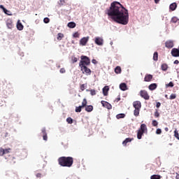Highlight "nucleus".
Instances as JSON below:
<instances>
[{"instance_id": "obj_1", "label": "nucleus", "mask_w": 179, "mask_h": 179, "mask_svg": "<svg viewBox=\"0 0 179 179\" xmlns=\"http://www.w3.org/2000/svg\"><path fill=\"white\" fill-rule=\"evenodd\" d=\"M106 13L118 24L127 25L129 23V15L128 10L117 1H113L110 4V7L106 10Z\"/></svg>"}, {"instance_id": "obj_2", "label": "nucleus", "mask_w": 179, "mask_h": 179, "mask_svg": "<svg viewBox=\"0 0 179 179\" xmlns=\"http://www.w3.org/2000/svg\"><path fill=\"white\" fill-rule=\"evenodd\" d=\"M11 148H0V156H3L5 159L7 160V162L10 164H15L16 163V158L10 156L9 154L10 153Z\"/></svg>"}, {"instance_id": "obj_3", "label": "nucleus", "mask_w": 179, "mask_h": 179, "mask_svg": "<svg viewBox=\"0 0 179 179\" xmlns=\"http://www.w3.org/2000/svg\"><path fill=\"white\" fill-rule=\"evenodd\" d=\"M61 166L71 168L73 164V158L71 157H61L57 159Z\"/></svg>"}, {"instance_id": "obj_4", "label": "nucleus", "mask_w": 179, "mask_h": 179, "mask_svg": "<svg viewBox=\"0 0 179 179\" xmlns=\"http://www.w3.org/2000/svg\"><path fill=\"white\" fill-rule=\"evenodd\" d=\"M148 127L146 126L145 124H142L141 126H140V128L137 131V138L138 140H141L142 138V136L144 134H148Z\"/></svg>"}, {"instance_id": "obj_5", "label": "nucleus", "mask_w": 179, "mask_h": 179, "mask_svg": "<svg viewBox=\"0 0 179 179\" xmlns=\"http://www.w3.org/2000/svg\"><path fill=\"white\" fill-rule=\"evenodd\" d=\"M81 61L80 62L78 66L80 67H83V66H89L91 64V61L90 59L85 55H82L80 57Z\"/></svg>"}, {"instance_id": "obj_6", "label": "nucleus", "mask_w": 179, "mask_h": 179, "mask_svg": "<svg viewBox=\"0 0 179 179\" xmlns=\"http://www.w3.org/2000/svg\"><path fill=\"white\" fill-rule=\"evenodd\" d=\"M80 68L83 74H85L86 76L91 75L92 71L87 66H80Z\"/></svg>"}, {"instance_id": "obj_7", "label": "nucleus", "mask_w": 179, "mask_h": 179, "mask_svg": "<svg viewBox=\"0 0 179 179\" xmlns=\"http://www.w3.org/2000/svg\"><path fill=\"white\" fill-rule=\"evenodd\" d=\"M140 96L143 97L145 100L150 99V95H149L148 91H145V90L140 91Z\"/></svg>"}, {"instance_id": "obj_8", "label": "nucleus", "mask_w": 179, "mask_h": 179, "mask_svg": "<svg viewBox=\"0 0 179 179\" xmlns=\"http://www.w3.org/2000/svg\"><path fill=\"white\" fill-rule=\"evenodd\" d=\"M101 103L102 104L103 107L107 108L108 110H110L112 109V105L108 103L106 101H101Z\"/></svg>"}, {"instance_id": "obj_9", "label": "nucleus", "mask_w": 179, "mask_h": 179, "mask_svg": "<svg viewBox=\"0 0 179 179\" xmlns=\"http://www.w3.org/2000/svg\"><path fill=\"white\" fill-rule=\"evenodd\" d=\"M89 38L90 37L89 36H87V37H83L80 41V44L82 45V46H86L88 41H89Z\"/></svg>"}, {"instance_id": "obj_10", "label": "nucleus", "mask_w": 179, "mask_h": 179, "mask_svg": "<svg viewBox=\"0 0 179 179\" xmlns=\"http://www.w3.org/2000/svg\"><path fill=\"white\" fill-rule=\"evenodd\" d=\"M171 55H172L173 57H179V50L173 48L172 51H171Z\"/></svg>"}, {"instance_id": "obj_11", "label": "nucleus", "mask_w": 179, "mask_h": 179, "mask_svg": "<svg viewBox=\"0 0 179 179\" xmlns=\"http://www.w3.org/2000/svg\"><path fill=\"white\" fill-rule=\"evenodd\" d=\"M133 106L135 109H141L142 107L141 102L140 101H134Z\"/></svg>"}, {"instance_id": "obj_12", "label": "nucleus", "mask_w": 179, "mask_h": 179, "mask_svg": "<svg viewBox=\"0 0 179 179\" xmlns=\"http://www.w3.org/2000/svg\"><path fill=\"white\" fill-rule=\"evenodd\" d=\"M41 134L43 135V141H48V134L46 132V128L45 127L42 129Z\"/></svg>"}, {"instance_id": "obj_13", "label": "nucleus", "mask_w": 179, "mask_h": 179, "mask_svg": "<svg viewBox=\"0 0 179 179\" xmlns=\"http://www.w3.org/2000/svg\"><path fill=\"white\" fill-rule=\"evenodd\" d=\"M173 45H174V43H173V41H167L165 43V47H166V48H169V49L173 48Z\"/></svg>"}, {"instance_id": "obj_14", "label": "nucleus", "mask_w": 179, "mask_h": 179, "mask_svg": "<svg viewBox=\"0 0 179 179\" xmlns=\"http://www.w3.org/2000/svg\"><path fill=\"white\" fill-rule=\"evenodd\" d=\"M153 79V76L151 74H145V78H144V81L149 83L151 82Z\"/></svg>"}, {"instance_id": "obj_15", "label": "nucleus", "mask_w": 179, "mask_h": 179, "mask_svg": "<svg viewBox=\"0 0 179 179\" xmlns=\"http://www.w3.org/2000/svg\"><path fill=\"white\" fill-rule=\"evenodd\" d=\"M94 42L97 45L101 46L103 45V39L100 37H96Z\"/></svg>"}, {"instance_id": "obj_16", "label": "nucleus", "mask_w": 179, "mask_h": 179, "mask_svg": "<svg viewBox=\"0 0 179 179\" xmlns=\"http://www.w3.org/2000/svg\"><path fill=\"white\" fill-rule=\"evenodd\" d=\"M6 24H7V27L9 29L13 28V22H12L11 19H8L7 21H6Z\"/></svg>"}, {"instance_id": "obj_17", "label": "nucleus", "mask_w": 179, "mask_h": 179, "mask_svg": "<svg viewBox=\"0 0 179 179\" xmlns=\"http://www.w3.org/2000/svg\"><path fill=\"white\" fill-rule=\"evenodd\" d=\"M119 87L122 91H126L128 90L127 85V83H121L120 85L119 86Z\"/></svg>"}, {"instance_id": "obj_18", "label": "nucleus", "mask_w": 179, "mask_h": 179, "mask_svg": "<svg viewBox=\"0 0 179 179\" xmlns=\"http://www.w3.org/2000/svg\"><path fill=\"white\" fill-rule=\"evenodd\" d=\"M133 140H134V138H127L124 141H123L122 145H124V146H127V145L129 143H131Z\"/></svg>"}, {"instance_id": "obj_19", "label": "nucleus", "mask_w": 179, "mask_h": 179, "mask_svg": "<svg viewBox=\"0 0 179 179\" xmlns=\"http://www.w3.org/2000/svg\"><path fill=\"white\" fill-rule=\"evenodd\" d=\"M148 88H149L150 90L153 91V90H155L156 88H157V84H156V83H152L151 85H150L148 86Z\"/></svg>"}, {"instance_id": "obj_20", "label": "nucleus", "mask_w": 179, "mask_h": 179, "mask_svg": "<svg viewBox=\"0 0 179 179\" xmlns=\"http://www.w3.org/2000/svg\"><path fill=\"white\" fill-rule=\"evenodd\" d=\"M85 111L87 113H91L93 110V106L92 105H88L85 106Z\"/></svg>"}, {"instance_id": "obj_21", "label": "nucleus", "mask_w": 179, "mask_h": 179, "mask_svg": "<svg viewBox=\"0 0 179 179\" xmlns=\"http://www.w3.org/2000/svg\"><path fill=\"white\" fill-rule=\"evenodd\" d=\"M176 8H177V4L176 3H173L169 5L170 10L173 11L176 9Z\"/></svg>"}, {"instance_id": "obj_22", "label": "nucleus", "mask_w": 179, "mask_h": 179, "mask_svg": "<svg viewBox=\"0 0 179 179\" xmlns=\"http://www.w3.org/2000/svg\"><path fill=\"white\" fill-rule=\"evenodd\" d=\"M67 27L70 29H75L76 27V24L73 22H71L67 24Z\"/></svg>"}, {"instance_id": "obj_23", "label": "nucleus", "mask_w": 179, "mask_h": 179, "mask_svg": "<svg viewBox=\"0 0 179 179\" xmlns=\"http://www.w3.org/2000/svg\"><path fill=\"white\" fill-rule=\"evenodd\" d=\"M109 91V87H104L103 88V94L105 96H108V92Z\"/></svg>"}, {"instance_id": "obj_24", "label": "nucleus", "mask_w": 179, "mask_h": 179, "mask_svg": "<svg viewBox=\"0 0 179 179\" xmlns=\"http://www.w3.org/2000/svg\"><path fill=\"white\" fill-rule=\"evenodd\" d=\"M122 72V69L120 66H117L115 69V73L116 74H120Z\"/></svg>"}, {"instance_id": "obj_25", "label": "nucleus", "mask_w": 179, "mask_h": 179, "mask_svg": "<svg viewBox=\"0 0 179 179\" xmlns=\"http://www.w3.org/2000/svg\"><path fill=\"white\" fill-rule=\"evenodd\" d=\"M140 110L141 109L135 108V110H134V115L135 117H138V115H140Z\"/></svg>"}, {"instance_id": "obj_26", "label": "nucleus", "mask_w": 179, "mask_h": 179, "mask_svg": "<svg viewBox=\"0 0 179 179\" xmlns=\"http://www.w3.org/2000/svg\"><path fill=\"white\" fill-rule=\"evenodd\" d=\"M158 58H159V54L157 52H155L153 55V59L154 61L155 62H157L158 61Z\"/></svg>"}, {"instance_id": "obj_27", "label": "nucleus", "mask_w": 179, "mask_h": 179, "mask_svg": "<svg viewBox=\"0 0 179 179\" xmlns=\"http://www.w3.org/2000/svg\"><path fill=\"white\" fill-rule=\"evenodd\" d=\"M64 38V34H62V33L57 34V41H61L62 38Z\"/></svg>"}, {"instance_id": "obj_28", "label": "nucleus", "mask_w": 179, "mask_h": 179, "mask_svg": "<svg viewBox=\"0 0 179 179\" xmlns=\"http://www.w3.org/2000/svg\"><path fill=\"white\" fill-rule=\"evenodd\" d=\"M171 22L173 23H179V19L176 17H173L172 20H171Z\"/></svg>"}, {"instance_id": "obj_29", "label": "nucleus", "mask_w": 179, "mask_h": 179, "mask_svg": "<svg viewBox=\"0 0 179 179\" xmlns=\"http://www.w3.org/2000/svg\"><path fill=\"white\" fill-rule=\"evenodd\" d=\"M125 117V115L124 113H120L116 115V118L120 120L121 118H124Z\"/></svg>"}, {"instance_id": "obj_30", "label": "nucleus", "mask_w": 179, "mask_h": 179, "mask_svg": "<svg viewBox=\"0 0 179 179\" xmlns=\"http://www.w3.org/2000/svg\"><path fill=\"white\" fill-rule=\"evenodd\" d=\"M17 29H18V30H23L24 29L23 24L21 23L17 24Z\"/></svg>"}, {"instance_id": "obj_31", "label": "nucleus", "mask_w": 179, "mask_h": 179, "mask_svg": "<svg viewBox=\"0 0 179 179\" xmlns=\"http://www.w3.org/2000/svg\"><path fill=\"white\" fill-rule=\"evenodd\" d=\"M83 108H84V107H83L81 106L76 107V110H75L76 113H80L82 111Z\"/></svg>"}, {"instance_id": "obj_32", "label": "nucleus", "mask_w": 179, "mask_h": 179, "mask_svg": "<svg viewBox=\"0 0 179 179\" xmlns=\"http://www.w3.org/2000/svg\"><path fill=\"white\" fill-rule=\"evenodd\" d=\"M174 84L172 81H170L168 84H166V87H173Z\"/></svg>"}, {"instance_id": "obj_33", "label": "nucleus", "mask_w": 179, "mask_h": 179, "mask_svg": "<svg viewBox=\"0 0 179 179\" xmlns=\"http://www.w3.org/2000/svg\"><path fill=\"white\" fill-rule=\"evenodd\" d=\"M162 176L159 175H153L151 176V179H161Z\"/></svg>"}, {"instance_id": "obj_34", "label": "nucleus", "mask_w": 179, "mask_h": 179, "mask_svg": "<svg viewBox=\"0 0 179 179\" xmlns=\"http://www.w3.org/2000/svg\"><path fill=\"white\" fill-rule=\"evenodd\" d=\"M87 101L86 99H84L83 102H82L81 106L85 108V106H87Z\"/></svg>"}, {"instance_id": "obj_35", "label": "nucleus", "mask_w": 179, "mask_h": 179, "mask_svg": "<svg viewBox=\"0 0 179 179\" xmlns=\"http://www.w3.org/2000/svg\"><path fill=\"white\" fill-rule=\"evenodd\" d=\"M174 136L179 141V133L177 129L174 131Z\"/></svg>"}, {"instance_id": "obj_36", "label": "nucleus", "mask_w": 179, "mask_h": 179, "mask_svg": "<svg viewBox=\"0 0 179 179\" xmlns=\"http://www.w3.org/2000/svg\"><path fill=\"white\" fill-rule=\"evenodd\" d=\"M161 69H162L163 71H167V64H163L161 65Z\"/></svg>"}, {"instance_id": "obj_37", "label": "nucleus", "mask_w": 179, "mask_h": 179, "mask_svg": "<svg viewBox=\"0 0 179 179\" xmlns=\"http://www.w3.org/2000/svg\"><path fill=\"white\" fill-rule=\"evenodd\" d=\"M86 87H87V84H83V85H80V90L82 91H85Z\"/></svg>"}, {"instance_id": "obj_38", "label": "nucleus", "mask_w": 179, "mask_h": 179, "mask_svg": "<svg viewBox=\"0 0 179 179\" xmlns=\"http://www.w3.org/2000/svg\"><path fill=\"white\" fill-rule=\"evenodd\" d=\"M176 98V94H171L169 96V99H175Z\"/></svg>"}, {"instance_id": "obj_39", "label": "nucleus", "mask_w": 179, "mask_h": 179, "mask_svg": "<svg viewBox=\"0 0 179 179\" xmlns=\"http://www.w3.org/2000/svg\"><path fill=\"white\" fill-rule=\"evenodd\" d=\"M155 117H160V114H159L158 110H155Z\"/></svg>"}, {"instance_id": "obj_40", "label": "nucleus", "mask_w": 179, "mask_h": 179, "mask_svg": "<svg viewBox=\"0 0 179 179\" xmlns=\"http://www.w3.org/2000/svg\"><path fill=\"white\" fill-rule=\"evenodd\" d=\"M66 122L69 123V124H73V120L71 117H69L66 119Z\"/></svg>"}, {"instance_id": "obj_41", "label": "nucleus", "mask_w": 179, "mask_h": 179, "mask_svg": "<svg viewBox=\"0 0 179 179\" xmlns=\"http://www.w3.org/2000/svg\"><path fill=\"white\" fill-rule=\"evenodd\" d=\"M152 124L154 126V127H157L159 123L157 122V120H152Z\"/></svg>"}, {"instance_id": "obj_42", "label": "nucleus", "mask_w": 179, "mask_h": 179, "mask_svg": "<svg viewBox=\"0 0 179 179\" xmlns=\"http://www.w3.org/2000/svg\"><path fill=\"white\" fill-rule=\"evenodd\" d=\"M73 36L75 38H78L80 37V34H78V32H76V33L73 34Z\"/></svg>"}, {"instance_id": "obj_43", "label": "nucleus", "mask_w": 179, "mask_h": 179, "mask_svg": "<svg viewBox=\"0 0 179 179\" xmlns=\"http://www.w3.org/2000/svg\"><path fill=\"white\" fill-rule=\"evenodd\" d=\"M71 59H72L73 64H75L78 62V58L76 57H73Z\"/></svg>"}, {"instance_id": "obj_44", "label": "nucleus", "mask_w": 179, "mask_h": 179, "mask_svg": "<svg viewBox=\"0 0 179 179\" xmlns=\"http://www.w3.org/2000/svg\"><path fill=\"white\" fill-rule=\"evenodd\" d=\"M65 3H66L65 0H60L59 2V4L60 6H64V5H65Z\"/></svg>"}, {"instance_id": "obj_45", "label": "nucleus", "mask_w": 179, "mask_h": 179, "mask_svg": "<svg viewBox=\"0 0 179 179\" xmlns=\"http://www.w3.org/2000/svg\"><path fill=\"white\" fill-rule=\"evenodd\" d=\"M43 22L45 24H48L50 22V19L48 17H45Z\"/></svg>"}, {"instance_id": "obj_46", "label": "nucleus", "mask_w": 179, "mask_h": 179, "mask_svg": "<svg viewBox=\"0 0 179 179\" xmlns=\"http://www.w3.org/2000/svg\"><path fill=\"white\" fill-rule=\"evenodd\" d=\"M90 92H91V95H92V96H96V90H92L90 91Z\"/></svg>"}, {"instance_id": "obj_47", "label": "nucleus", "mask_w": 179, "mask_h": 179, "mask_svg": "<svg viewBox=\"0 0 179 179\" xmlns=\"http://www.w3.org/2000/svg\"><path fill=\"white\" fill-rule=\"evenodd\" d=\"M0 8H1L3 12L7 11V9L4 7L3 5H0Z\"/></svg>"}, {"instance_id": "obj_48", "label": "nucleus", "mask_w": 179, "mask_h": 179, "mask_svg": "<svg viewBox=\"0 0 179 179\" xmlns=\"http://www.w3.org/2000/svg\"><path fill=\"white\" fill-rule=\"evenodd\" d=\"M66 71L65 68H62L60 69V73L63 74V73H66Z\"/></svg>"}, {"instance_id": "obj_49", "label": "nucleus", "mask_w": 179, "mask_h": 179, "mask_svg": "<svg viewBox=\"0 0 179 179\" xmlns=\"http://www.w3.org/2000/svg\"><path fill=\"white\" fill-rule=\"evenodd\" d=\"M156 134L157 135H161L162 134V130L160 129H157L156 130Z\"/></svg>"}, {"instance_id": "obj_50", "label": "nucleus", "mask_w": 179, "mask_h": 179, "mask_svg": "<svg viewBox=\"0 0 179 179\" xmlns=\"http://www.w3.org/2000/svg\"><path fill=\"white\" fill-rule=\"evenodd\" d=\"M42 176L41 173H36V177L38 178H41Z\"/></svg>"}, {"instance_id": "obj_51", "label": "nucleus", "mask_w": 179, "mask_h": 179, "mask_svg": "<svg viewBox=\"0 0 179 179\" xmlns=\"http://www.w3.org/2000/svg\"><path fill=\"white\" fill-rule=\"evenodd\" d=\"M156 107H157V108H159V107H161V103H160V102H157Z\"/></svg>"}, {"instance_id": "obj_52", "label": "nucleus", "mask_w": 179, "mask_h": 179, "mask_svg": "<svg viewBox=\"0 0 179 179\" xmlns=\"http://www.w3.org/2000/svg\"><path fill=\"white\" fill-rule=\"evenodd\" d=\"M92 62L94 64H98V62L96 61V59H92Z\"/></svg>"}, {"instance_id": "obj_53", "label": "nucleus", "mask_w": 179, "mask_h": 179, "mask_svg": "<svg viewBox=\"0 0 179 179\" xmlns=\"http://www.w3.org/2000/svg\"><path fill=\"white\" fill-rule=\"evenodd\" d=\"M6 15H11V14H9L8 13H10L9 10H7V11L6 12H3Z\"/></svg>"}, {"instance_id": "obj_54", "label": "nucleus", "mask_w": 179, "mask_h": 179, "mask_svg": "<svg viewBox=\"0 0 179 179\" xmlns=\"http://www.w3.org/2000/svg\"><path fill=\"white\" fill-rule=\"evenodd\" d=\"M174 64H179V61L178 60H176L174 62Z\"/></svg>"}, {"instance_id": "obj_55", "label": "nucleus", "mask_w": 179, "mask_h": 179, "mask_svg": "<svg viewBox=\"0 0 179 179\" xmlns=\"http://www.w3.org/2000/svg\"><path fill=\"white\" fill-rule=\"evenodd\" d=\"M8 132H5L4 137L6 138L8 136Z\"/></svg>"}, {"instance_id": "obj_56", "label": "nucleus", "mask_w": 179, "mask_h": 179, "mask_svg": "<svg viewBox=\"0 0 179 179\" xmlns=\"http://www.w3.org/2000/svg\"><path fill=\"white\" fill-rule=\"evenodd\" d=\"M176 179H179V173H176Z\"/></svg>"}, {"instance_id": "obj_57", "label": "nucleus", "mask_w": 179, "mask_h": 179, "mask_svg": "<svg viewBox=\"0 0 179 179\" xmlns=\"http://www.w3.org/2000/svg\"><path fill=\"white\" fill-rule=\"evenodd\" d=\"M159 1H160V0H155V3L156 4H157V3H159Z\"/></svg>"}, {"instance_id": "obj_58", "label": "nucleus", "mask_w": 179, "mask_h": 179, "mask_svg": "<svg viewBox=\"0 0 179 179\" xmlns=\"http://www.w3.org/2000/svg\"><path fill=\"white\" fill-rule=\"evenodd\" d=\"M165 131H169V128H167V127L165 128Z\"/></svg>"}, {"instance_id": "obj_59", "label": "nucleus", "mask_w": 179, "mask_h": 179, "mask_svg": "<svg viewBox=\"0 0 179 179\" xmlns=\"http://www.w3.org/2000/svg\"><path fill=\"white\" fill-rule=\"evenodd\" d=\"M57 68H58V69L61 68L60 65H57Z\"/></svg>"}, {"instance_id": "obj_60", "label": "nucleus", "mask_w": 179, "mask_h": 179, "mask_svg": "<svg viewBox=\"0 0 179 179\" xmlns=\"http://www.w3.org/2000/svg\"><path fill=\"white\" fill-rule=\"evenodd\" d=\"M116 100H117V101H120V98H118Z\"/></svg>"}, {"instance_id": "obj_61", "label": "nucleus", "mask_w": 179, "mask_h": 179, "mask_svg": "<svg viewBox=\"0 0 179 179\" xmlns=\"http://www.w3.org/2000/svg\"><path fill=\"white\" fill-rule=\"evenodd\" d=\"M165 97H167V95H166Z\"/></svg>"}, {"instance_id": "obj_62", "label": "nucleus", "mask_w": 179, "mask_h": 179, "mask_svg": "<svg viewBox=\"0 0 179 179\" xmlns=\"http://www.w3.org/2000/svg\"><path fill=\"white\" fill-rule=\"evenodd\" d=\"M178 48H179V45H178Z\"/></svg>"}]
</instances>
